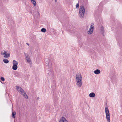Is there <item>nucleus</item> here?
I'll list each match as a JSON object with an SVG mask.
<instances>
[{
  "label": "nucleus",
  "mask_w": 122,
  "mask_h": 122,
  "mask_svg": "<svg viewBox=\"0 0 122 122\" xmlns=\"http://www.w3.org/2000/svg\"><path fill=\"white\" fill-rule=\"evenodd\" d=\"M76 84L78 87H81L82 85V81L81 75L80 74H78L76 76Z\"/></svg>",
  "instance_id": "f257e3e1"
},
{
  "label": "nucleus",
  "mask_w": 122,
  "mask_h": 122,
  "mask_svg": "<svg viewBox=\"0 0 122 122\" xmlns=\"http://www.w3.org/2000/svg\"><path fill=\"white\" fill-rule=\"evenodd\" d=\"M16 87L17 91L20 93H21L23 97L26 99L28 98V97L26 94V93L21 88L17 86H16Z\"/></svg>",
  "instance_id": "f03ea898"
},
{
  "label": "nucleus",
  "mask_w": 122,
  "mask_h": 122,
  "mask_svg": "<svg viewBox=\"0 0 122 122\" xmlns=\"http://www.w3.org/2000/svg\"><path fill=\"white\" fill-rule=\"evenodd\" d=\"M85 9L83 6H81L79 9V14L81 18H83L84 17Z\"/></svg>",
  "instance_id": "7ed1b4c3"
},
{
  "label": "nucleus",
  "mask_w": 122,
  "mask_h": 122,
  "mask_svg": "<svg viewBox=\"0 0 122 122\" xmlns=\"http://www.w3.org/2000/svg\"><path fill=\"white\" fill-rule=\"evenodd\" d=\"M105 111L107 120L108 122H110V113L107 107H106L105 108Z\"/></svg>",
  "instance_id": "20e7f679"
},
{
  "label": "nucleus",
  "mask_w": 122,
  "mask_h": 122,
  "mask_svg": "<svg viewBox=\"0 0 122 122\" xmlns=\"http://www.w3.org/2000/svg\"><path fill=\"white\" fill-rule=\"evenodd\" d=\"M25 56L26 57L25 59L26 60L27 62H30V58L29 56V55L25 53H24Z\"/></svg>",
  "instance_id": "39448f33"
},
{
  "label": "nucleus",
  "mask_w": 122,
  "mask_h": 122,
  "mask_svg": "<svg viewBox=\"0 0 122 122\" xmlns=\"http://www.w3.org/2000/svg\"><path fill=\"white\" fill-rule=\"evenodd\" d=\"M1 54L3 55H5L4 56V57L5 58H7L10 56V54L7 53V52L5 51L3 53L2 52L1 53Z\"/></svg>",
  "instance_id": "423d86ee"
},
{
  "label": "nucleus",
  "mask_w": 122,
  "mask_h": 122,
  "mask_svg": "<svg viewBox=\"0 0 122 122\" xmlns=\"http://www.w3.org/2000/svg\"><path fill=\"white\" fill-rule=\"evenodd\" d=\"M59 122H68L67 120L64 117H62L59 121Z\"/></svg>",
  "instance_id": "0eeeda50"
},
{
  "label": "nucleus",
  "mask_w": 122,
  "mask_h": 122,
  "mask_svg": "<svg viewBox=\"0 0 122 122\" xmlns=\"http://www.w3.org/2000/svg\"><path fill=\"white\" fill-rule=\"evenodd\" d=\"M93 28H90L89 31L87 32V33L89 34H92L93 31Z\"/></svg>",
  "instance_id": "6e6552de"
},
{
  "label": "nucleus",
  "mask_w": 122,
  "mask_h": 122,
  "mask_svg": "<svg viewBox=\"0 0 122 122\" xmlns=\"http://www.w3.org/2000/svg\"><path fill=\"white\" fill-rule=\"evenodd\" d=\"M46 63V65L48 66L49 65V60L48 58H46L45 60Z\"/></svg>",
  "instance_id": "1a4fd4ad"
},
{
  "label": "nucleus",
  "mask_w": 122,
  "mask_h": 122,
  "mask_svg": "<svg viewBox=\"0 0 122 122\" xmlns=\"http://www.w3.org/2000/svg\"><path fill=\"white\" fill-rule=\"evenodd\" d=\"M95 94L94 92H91L89 94V97H94L95 96Z\"/></svg>",
  "instance_id": "9d476101"
},
{
  "label": "nucleus",
  "mask_w": 122,
  "mask_h": 122,
  "mask_svg": "<svg viewBox=\"0 0 122 122\" xmlns=\"http://www.w3.org/2000/svg\"><path fill=\"white\" fill-rule=\"evenodd\" d=\"M100 72V71L99 69H97L94 71V73L95 74H99Z\"/></svg>",
  "instance_id": "9b49d317"
},
{
  "label": "nucleus",
  "mask_w": 122,
  "mask_h": 122,
  "mask_svg": "<svg viewBox=\"0 0 122 122\" xmlns=\"http://www.w3.org/2000/svg\"><path fill=\"white\" fill-rule=\"evenodd\" d=\"M17 65H13L12 66V68L14 70H16L17 69L18 67Z\"/></svg>",
  "instance_id": "f8f14e48"
},
{
  "label": "nucleus",
  "mask_w": 122,
  "mask_h": 122,
  "mask_svg": "<svg viewBox=\"0 0 122 122\" xmlns=\"http://www.w3.org/2000/svg\"><path fill=\"white\" fill-rule=\"evenodd\" d=\"M101 30L102 31V33L103 35L104 33V27L103 26H102L101 28Z\"/></svg>",
  "instance_id": "ddd939ff"
},
{
  "label": "nucleus",
  "mask_w": 122,
  "mask_h": 122,
  "mask_svg": "<svg viewBox=\"0 0 122 122\" xmlns=\"http://www.w3.org/2000/svg\"><path fill=\"white\" fill-rule=\"evenodd\" d=\"M13 65H17L18 64V63L17 61H16L15 60H14L13 61Z\"/></svg>",
  "instance_id": "4468645a"
},
{
  "label": "nucleus",
  "mask_w": 122,
  "mask_h": 122,
  "mask_svg": "<svg viewBox=\"0 0 122 122\" xmlns=\"http://www.w3.org/2000/svg\"><path fill=\"white\" fill-rule=\"evenodd\" d=\"M31 2L33 4L35 5H36V3L35 0H30Z\"/></svg>",
  "instance_id": "2eb2a0df"
},
{
  "label": "nucleus",
  "mask_w": 122,
  "mask_h": 122,
  "mask_svg": "<svg viewBox=\"0 0 122 122\" xmlns=\"http://www.w3.org/2000/svg\"><path fill=\"white\" fill-rule=\"evenodd\" d=\"M3 61L5 63H8L9 61L6 59H3Z\"/></svg>",
  "instance_id": "dca6fc26"
},
{
  "label": "nucleus",
  "mask_w": 122,
  "mask_h": 122,
  "mask_svg": "<svg viewBox=\"0 0 122 122\" xmlns=\"http://www.w3.org/2000/svg\"><path fill=\"white\" fill-rule=\"evenodd\" d=\"M16 113L14 112L13 111L12 113V117L13 118H15V114Z\"/></svg>",
  "instance_id": "f3484780"
},
{
  "label": "nucleus",
  "mask_w": 122,
  "mask_h": 122,
  "mask_svg": "<svg viewBox=\"0 0 122 122\" xmlns=\"http://www.w3.org/2000/svg\"><path fill=\"white\" fill-rule=\"evenodd\" d=\"M46 31V29L44 28H42L41 30V31L43 32H45Z\"/></svg>",
  "instance_id": "a211bd4d"
},
{
  "label": "nucleus",
  "mask_w": 122,
  "mask_h": 122,
  "mask_svg": "<svg viewBox=\"0 0 122 122\" xmlns=\"http://www.w3.org/2000/svg\"><path fill=\"white\" fill-rule=\"evenodd\" d=\"M94 24L93 23H92L91 25L90 28H93L94 27Z\"/></svg>",
  "instance_id": "6ab92c4d"
},
{
  "label": "nucleus",
  "mask_w": 122,
  "mask_h": 122,
  "mask_svg": "<svg viewBox=\"0 0 122 122\" xmlns=\"http://www.w3.org/2000/svg\"><path fill=\"white\" fill-rule=\"evenodd\" d=\"M1 80L2 81H5L4 78L2 77H1L0 78Z\"/></svg>",
  "instance_id": "aec40b11"
},
{
  "label": "nucleus",
  "mask_w": 122,
  "mask_h": 122,
  "mask_svg": "<svg viewBox=\"0 0 122 122\" xmlns=\"http://www.w3.org/2000/svg\"><path fill=\"white\" fill-rule=\"evenodd\" d=\"M79 4H78L77 3L76 5V8H79Z\"/></svg>",
  "instance_id": "412c9836"
},
{
  "label": "nucleus",
  "mask_w": 122,
  "mask_h": 122,
  "mask_svg": "<svg viewBox=\"0 0 122 122\" xmlns=\"http://www.w3.org/2000/svg\"><path fill=\"white\" fill-rule=\"evenodd\" d=\"M26 44L28 46H29V44L27 43H26Z\"/></svg>",
  "instance_id": "4be33fe9"
},
{
  "label": "nucleus",
  "mask_w": 122,
  "mask_h": 122,
  "mask_svg": "<svg viewBox=\"0 0 122 122\" xmlns=\"http://www.w3.org/2000/svg\"><path fill=\"white\" fill-rule=\"evenodd\" d=\"M55 2H57V0H55Z\"/></svg>",
  "instance_id": "5701e85b"
},
{
  "label": "nucleus",
  "mask_w": 122,
  "mask_h": 122,
  "mask_svg": "<svg viewBox=\"0 0 122 122\" xmlns=\"http://www.w3.org/2000/svg\"><path fill=\"white\" fill-rule=\"evenodd\" d=\"M37 13H38V15H39V12H37Z\"/></svg>",
  "instance_id": "b1692460"
},
{
  "label": "nucleus",
  "mask_w": 122,
  "mask_h": 122,
  "mask_svg": "<svg viewBox=\"0 0 122 122\" xmlns=\"http://www.w3.org/2000/svg\"><path fill=\"white\" fill-rule=\"evenodd\" d=\"M39 97H38L37 98V99H39Z\"/></svg>",
  "instance_id": "393cba45"
}]
</instances>
